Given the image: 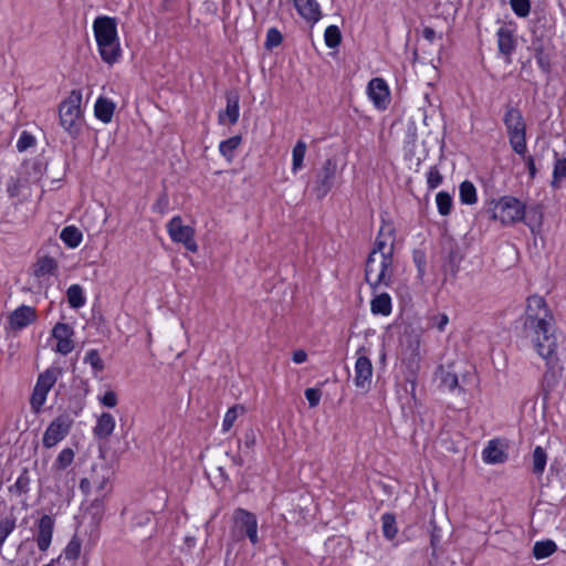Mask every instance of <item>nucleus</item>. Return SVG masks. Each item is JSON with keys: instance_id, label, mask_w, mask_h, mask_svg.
Segmentation results:
<instances>
[{"instance_id": "16", "label": "nucleus", "mask_w": 566, "mask_h": 566, "mask_svg": "<svg viewBox=\"0 0 566 566\" xmlns=\"http://www.w3.org/2000/svg\"><path fill=\"white\" fill-rule=\"evenodd\" d=\"M368 96L378 108H386L389 102V90L382 78H373L367 87Z\"/></svg>"}, {"instance_id": "28", "label": "nucleus", "mask_w": 566, "mask_h": 566, "mask_svg": "<svg viewBox=\"0 0 566 566\" xmlns=\"http://www.w3.org/2000/svg\"><path fill=\"white\" fill-rule=\"evenodd\" d=\"M67 302L72 308H80L84 306L86 298L81 285L73 284L67 289L66 292Z\"/></svg>"}, {"instance_id": "46", "label": "nucleus", "mask_w": 566, "mask_h": 566, "mask_svg": "<svg viewBox=\"0 0 566 566\" xmlns=\"http://www.w3.org/2000/svg\"><path fill=\"white\" fill-rule=\"evenodd\" d=\"M562 178H566V158L558 159L555 163L552 181L553 187H557V182Z\"/></svg>"}, {"instance_id": "45", "label": "nucleus", "mask_w": 566, "mask_h": 566, "mask_svg": "<svg viewBox=\"0 0 566 566\" xmlns=\"http://www.w3.org/2000/svg\"><path fill=\"white\" fill-rule=\"evenodd\" d=\"M442 180L443 177L440 174L439 169L436 166L430 167L429 171L427 172V184L429 189H436L438 186L441 185Z\"/></svg>"}, {"instance_id": "54", "label": "nucleus", "mask_w": 566, "mask_h": 566, "mask_svg": "<svg viewBox=\"0 0 566 566\" xmlns=\"http://www.w3.org/2000/svg\"><path fill=\"white\" fill-rule=\"evenodd\" d=\"M525 159V164L527 166V169H528V172H530V176L532 178L535 177L536 175V168H535V161H534V158L531 157V156H527V157H524Z\"/></svg>"}, {"instance_id": "40", "label": "nucleus", "mask_w": 566, "mask_h": 566, "mask_svg": "<svg viewBox=\"0 0 566 566\" xmlns=\"http://www.w3.org/2000/svg\"><path fill=\"white\" fill-rule=\"evenodd\" d=\"M244 412V408L242 406H233L231 407L224 418H223V421H222V430L223 431H229L234 421L237 420L238 416L243 413Z\"/></svg>"}, {"instance_id": "42", "label": "nucleus", "mask_w": 566, "mask_h": 566, "mask_svg": "<svg viewBox=\"0 0 566 566\" xmlns=\"http://www.w3.org/2000/svg\"><path fill=\"white\" fill-rule=\"evenodd\" d=\"M36 144V138L29 132L23 130L20 134L19 139L17 140V149L20 153L28 150L31 147H34Z\"/></svg>"}, {"instance_id": "61", "label": "nucleus", "mask_w": 566, "mask_h": 566, "mask_svg": "<svg viewBox=\"0 0 566 566\" xmlns=\"http://www.w3.org/2000/svg\"><path fill=\"white\" fill-rule=\"evenodd\" d=\"M44 566H53V565H51V564H46V565H44Z\"/></svg>"}, {"instance_id": "26", "label": "nucleus", "mask_w": 566, "mask_h": 566, "mask_svg": "<svg viewBox=\"0 0 566 566\" xmlns=\"http://www.w3.org/2000/svg\"><path fill=\"white\" fill-rule=\"evenodd\" d=\"M557 551V545L552 539L535 542L533 546V556L536 559H544L549 557Z\"/></svg>"}, {"instance_id": "20", "label": "nucleus", "mask_w": 566, "mask_h": 566, "mask_svg": "<svg viewBox=\"0 0 566 566\" xmlns=\"http://www.w3.org/2000/svg\"><path fill=\"white\" fill-rule=\"evenodd\" d=\"M482 459L489 464L503 463L507 459V454L504 449L500 446L499 441L491 440L482 451Z\"/></svg>"}, {"instance_id": "4", "label": "nucleus", "mask_w": 566, "mask_h": 566, "mask_svg": "<svg viewBox=\"0 0 566 566\" xmlns=\"http://www.w3.org/2000/svg\"><path fill=\"white\" fill-rule=\"evenodd\" d=\"M392 258L369 253L366 261L365 280L376 292L379 287H388L392 283Z\"/></svg>"}, {"instance_id": "1", "label": "nucleus", "mask_w": 566, "mask_h": 566, "mask_svg": "<svg viewBox=\"0 0 566 566\" xmlns=\"http://www.w3.org/2000/svg\"><path fill=\"white\" fill-rule=\"evenodd\" d=\"M523 334L531 340L536 353L549 364L557 349V338L554 333V316L544 297H527Z\"/></svg>"}, {"instance_id": "50", "label": "nucleus", "mask_w": 566, "mask_h": 566, "mask_svg": "<svg viewBox=\"0 0 566 566\" xmlns=\"http://www.w3.org/2000/svg\"><path fill=\"white\" fill-rule=\"evenodd\" d=\"M305 397L308 401L310 407L315 408L319 403L322 392L319 389L316 388H307L305 390Z\"/></svg>"}, {"instance_id": "52", "label": "nucleus", "mask_w": 566, "mask_h": 566, "mask_svg": "<svg viewBox=\"0 0 566 566\" xmlns=\"http://www.w3.org/2000/svg\"><path fill=\"white\" fill-rule=\"evenodd\" d=\"M413 260L418 268L419 276H423L424 274V268H426V258L423 253H415Z\"/></svg>"}, {"instance_id": "55", "label": "nucleus", "mask_w": 566, "mask_h": 566, "mask_svg": "<svg viewBox=\"0 0 566 566\" xmlns=\"http://www.w3.org/2000/svg\"><path fill=\"white\" fill-rule=\"evenodd\" d=\"M423 36L424 39H427L428 41H433L434 36H436V32L433 29L431 28H424L423 30Z\"/></svg>"}, {"instance_id": "60", "label": "nucleus", "mask_w": 566, "mask_h": 566, "mask_svg": "<svg viewBox=\"0 0 566 566\" xmlns=\"http://www.w3.org/2000/svg\"><path fill=\"white\" fill-rule=\"evenodd\" d=\"M8 191L11 193V196L15 195V188H9Z\"/></svg>"}, {"instance_id": "49", "label": "nucleus", "mask_w": 566, "mask_h": 566, "mask_svg": "<svg viewBox=\"0 0 566 566\" xmlns=\"http://www.w3.org/2000/svg\"><path fill=\"white\" fill-rule=\"evenodd\" d=\"M98 401L104 407L114 408L118 402V398L115 391L107 390L103 396L98 397Z\"/></svg>"}, {"instance_id": "9", "label": "nucleus", "mask_w": 566, "mask_h": 566, "mask_svg": "<svg viewBox=\"0 0 566 566\" xmlns=\"http://www.w3.org/2000/svg\"><path fill=\"white\" fill-rule=\"evenodd\" d=\"M73 423V418L66 412H63L54 418L43 433V447L46 449L55 447L70 433Z\"/></svg>"}, {"instance_id": "3", "label": "nucleus", "mask_w": 566, "mask_h": 566, "mask_svg": "<svg viewBox=\"0 0 566 566\" xmlns=\"http://www.w3.org/2000/svg\"><path fill=\"white\" fill-rule=\"evenodd\" d=\"M61 126L75 138L80 135L83 124L82 92L73 90L59 106Z\"/></svg>"}, {"instance_id": "14", "label": "nucleus", "mask_w": 566, "mask_h": 566, "mask_svg": "<svg viewBox=\"0 0 566 566\" xmlns=\"http://www.w3.org/2000/svg\"><path fill=\"white\" fill-rule=\"evenodd\" d=\"M73 335L74 331L69 324L57 323L52 329V337L56 339L55 350L61 355L70 354L75 348Z\"/></svg>"}, {"instance_id": "24", "label": "nucleus", "mask_w": 566, "mask_h": 566, "mask_svg": "<svg viewBox=\"0 0 566 566\" xmlns=\"http://www.w3.org/2000/svg\"><path fill=\"white\" fill-rule=\"evenodd\" d=\"M115 104L105 97H99L94 106L95 116L103 123H109L113 118Z\"/></svg>"}, {"instance_id": "6", "label": "nucleus", "mask_w": 566, "mask_h": 566, "mask_svg": "<svg viewBox=\"0 0 566 566\" xmlns=\"http://www.w3.org/2000/svg\"><path fill=\"white\" fill-rule=\"evenodd\" d=\"M513 150L522 156L526 153V124L521 111L507 105L503 118Z\"/></svg>"}, {"instance_id": "56", "label": "nucleus", "mask_w": 566, "mask_h": 566, "mask_svg": "<svg viewBox=\"0 0 566 566\" xmlns=\"http://www.w3.org/2000/svg\"><path fill=\"white\" fill-rule=\"evenodd\" d=\"M537 63L545 72L549 71V65L543 56L537 57Z\"/></svg>"}, {"instance_id": "51", "label": "nucleus", "mask_w": 566, "mask_h": 566, "mask_svg": "<svg viewBox=\"0 0 566 566\" xmlns=\"http://www.w3.org/2000/svg\"><path fill=\"white\" fill-rule=\"evenodd\" d=\"M168 207V198L166 195H163L158 198V200L153 206V210L156 212H159L160 214H164L166 209Z\"/></svg>"}, {"instance_id": "53", "label": "nucleus", "mask_w": 566, "mask_h": 566, "mask_svg": "<svg viewBox=\"0 0 566 566\" xmlns=\"http://www.w3.org/2000/svg\"><path fill=\"white\" fill-rule=\"evenodd\" d=\"M292 359L295 364H302L307 359V354L303 349L295 350Z\"/></svg>"}, {"instance_id": "29", "label": "nucleus", "mask_w": 566, "mask_h": 566, "mask_svg": "<svg viewBox=\"0 0 566 566\" xmlns=\"http://www.w3.org/2000/svg\"><path fill=\"white\" fill-rule=\"evenodd\" d=\"M307 146L305 142L298 140L292 150V172L296 174L303 168V160L306 154Z\"/></svg>"}, {"instance_id": "44", "label": "nucleus", "mask_w": 566, "mask_h": 566, "mask_svg": "<svg viewBox=\"0 0 566 566\" xmlns=\"http://www.w3.org/2000/svg\"><path fill=\"white\" fill-rule=\"evenodd\" d=\"M282 40L283 38L281 32L275 28H271L268 30L264 46L268 50H272L273 48L279 46L282 43Z\"/></svg>"}, {"instance_id": "43", "label": "nucleus", "mask_w": 566, "mask_h": 566, "mask_svg": "<svg viewBox=\"0 0 566 566\" xmlns=\"http://www.w3.org/2000/svg\"><path fill=\"white\" fill-rule=\"evenodd\" d=\"M511 8L513 12L521 18H525L530 14L531 11V1L530 0H511Z\"/></svg>"}, {"instance_id": "58", "label": "nucleus", "mask_w": 566, "mask_h": 566, "mask_svg": "<svg viewBox=\"0 0 566 566\" xmlns=\"http://www.w3.org/2000/svg\"><path fill=\"white\" fill-rule=\"evenodd\" d=\"M90 484H91V480H88V479H83V480L81 481L80 486H81V489H82V490H85L86 488H88V485H90Z\"/></svg>"}, {"instance_id": "37", "label": "nucleus", "mask_w": 566, "mask_h": 566, "mask_svg": "<svg viewBox=\"0 0 566 566\" xmlns=\"http://www.w3.org/2000/svg\"><path fill=\"white\" fill-rule=\"evenodd\" d=\"M84 363L91 365L94 375L104 370V361L96 349H90L84 356Z\"/></svg>"}, {"instance_id": "47", "label": "nucleus", "mask_w": 566, "mask_h": 566, "mask_svg": "<svg viewBox=\"0 0 566 566\" xmlns=\"http://www.w3.org/2000/svg\"><path fill=\"white\" fill-rule=\"evenodd\" d=\"M429 324L431 327L438 329L439 332H443L446 326L449 324V317L446 313H441L432 316L429 321Z\"/></svg>"}, {"instance_id": "34", "label": "nucleus", "mask_w": 566, "mask_h": 566, "mask_svg": "<svg viewBox=\"0 0 566 566\" xmlns=\"http://www.w3.org/2000/svg\"><path fill=\"white\" fill-rule=\"evenodd\" d=\"M437 377L440 380V385L446 389L453 390L458 386V376L454 373L444 369L442 366L438 368Z\"/></svg>"}, {"instance_id": "27", "label": "nucleus", "mask_w": 566, "mask_h": 566, "mask_svg": "<svg viewBox=\"0 0 566 566\" xmlns=\"http://www.w3.org/2000/svg\"><path fill=\"white\" fill-rule=\"evenodd\" d=\"M61 240L70 248H76L82 241V232L74 226L65 227L60 234Z\"/></svg>"}, {"instance_id": "15", "label": "nucleus", "mask_w": 566, "mask_h": 566, "mask_svg": "<svg viewBox=\"0 0 566 566\" xmlns=\"http://www.w3.org/2000/svg\"><path fill=\"white\" fill-rule=\"evenodd\" d=\"M54 530V520L50 515H43L38 522L36 545L41 552L48 551L51 545Z\"/></svg>"}, {"instance_id": "31", "label": "nucleus", "mask_w": 566, "mask_h": 566, "mask_svg": "<svg viewBox=\"0 0 566 566\" xmlns=\"http://www.w3.org/2000/svg\"><path fill=\"white\" fill-rule=\"evenodd\" d=\"M459 191H460V200L462 203L473 205L476 202V200H478L476 189L471 181H468V180L463 181L460 185Z\"/></svg>"}, {"instance_id": "10", "label": "nucleus", "mask_w": 566, "mask_h": 566, "mask_svg": "<svg viewBox=\"0 0 566 566\" xmlns=\"http://www.w3.org/2000/svg\"><path fill=\"white\" fill-rule=\"evenodd\" d=\"M167 231L174 242L182 243L191 252L198 251V244L195 240V230L182 224L179 216L174 217L167 224Z\"/></svg>"}, {"instance_id": "59", "label": "nucleus", "mask_w": 566, "mask_h": 566, "mask_svg": "<svg viewBox=\"0 0 566 566\" xmlns=\"http://www.w3.org/2000/svg\"><path fill=\"white\" fill-rule=\"evenodd\" d=\"M437 543H438V537L433 534V535L431 536V545H432V546H436V544H437Z\"/></svg>"}, {"instance_id": "12", "label": "nucleus", "mask_w": 566, "mask_h": 566, "mask_svg": "<svg viewBox=\"0 0 566 566\" xmlns=\"http://www.w3.org/2000/svg\"><path fill=\"white\" fill-rule=\"evenodd\" d=\"M364 348L357 352L358 357L355 363V385L358 388L368 390L371 385L373 364L370 359L364 354Z\"/></svg>"}, {"instance_id": "36", "label": "nucleus", "mask_w": 566, "mask_h": 566, "mask_svg": "<svg viewBox=\"0 0 566 566\" xmlns=\"http://www.w3.org/2000/svg\"><path fill=\"white\" fill-rule=\"evenodd\" d=\"M56 261L51 256H43L36 263L35 275L44 276L52 274L56 270Z\"/></svg>"}, {"instance_id": "30", "label": "nucleus", "mask_w": 566, "mask_h": 566, "mask_svg": "<svg viewBox=\"0 0 566 566\" xmlns=\"http://www.w3.org/2000/svg\"><path fill=\"white\" fill-rule=\"evenodd\" d=\"M75 458V452L71 448L63 449L56 457L52 469L55 471H63L69 468Z\"/></svg>"}, {"instance_id": "18", "label": "nucleus", "mask_w": 566, "mask_h": 566, "mask_svg": "<svg viewBox=\"0 0 566 566\" xmlns=\"http://www.w3.org/2000/svg\"><path fill=\"white\" fill-rule=\"evenodd\" d=\"M116 420L109 412H102L93 428V434L98 440H107L114 432Z\"/></svg>"}, {"instance_id": "57", "label": "nucleus", "mask_w": 566, "mask_h": 566, "mask_svg": "<svg viewBox=\"0 0 566 566\" xmlns=\"http://www.w3.org/2000/svg\"><path fill=\"white\" fill-rule=\"evenodd\" d=\"M93 483L96 484V488L98 490L103 491L105 489V485H106V479H105V476H103L101 481L93 480Z\"/></svg>"}, {"instance_id": "11", "label": "nucleus", "mask_w": 566, "mask_h": 566, "mask_svg": "<svg viewBox=\"0 0 566 566\" xmlns=\"http://www.w3.org/2000/svg\"><path fill=\"white\" fill-rule=\"evenodd\" d=\"M337 171V164L334 159H326L315 176L314 192L318 198H324L332 189Z\"/></svg>"}, {"instance_id": "13", "label": "nucleus", "mask_w": 566, "mask_h": 566, "mask_svg": "<svg viewBox=\"0 0 566 566\" xmlns=\"http://www.w3.org/2000/svg\"><path fill=\"white\" fill-rule=\"evenodd\" d=\"M395 230L390 224L380 228L370 253L392 258L395 249Z\"/></svg>"}, {"instance_id": "23", "label": "nucleus", "mask_w": 566, "mask_h": 566, "mask_svg": "<svg viewBox=\"0 0 566 566\" xmlns=\"http://www.w3.org/2000/svg\"><path fill=\"white\" fill-rule=\"evenodd\" d=\"M499 51L503 55H511L515 49V40L510 29L502 27L496 32Z\"/></svg>"}, {"instance_id": "35", "label": "nucleus", "mask_w": 566, "mask_h": 566, "mask_svg": "<svg viewBox=\"0 0 566 566\" xmlns=\"http://www.w3.org/2000/svg\"><path fill=\"white\" fill-rule=\"evenodd\" d=\"M381 523L384 536L388 539L395 538L398 532L395 515L391 513H385L381 516Z\"/></svg>"}, {"instance_id": "25", "label": "nucleus", "mask_w": 566, "mask_h": 566, "mask_svg": "<svg viewBox=\"0 0 566 566\" xmlns=\"http://www.w3.org/2000/svg\"><path fill=\"white\" fill-rule=\"evenodd\" d=\"M31 478L28 468H23L17 481L8 488V492L21 496L30 491Z\"/></svg>"}, {"instance_id": "41", "label": "nucleus", "mask_w": 566, "mask_h": 566, "mask_svg": "<svg viewBox=\"0 0 566 566\" xmlns=\"http://www.w3.org/2000/svg\"><path fill=\"white\" fill-rule=\"evenodd\" d=\"M82 543L78 537L74 536L71 538L64 549V556L66 559L75 560L81 554Z\"/></svg>"}, {"instance_id": "48", "label": "nucleus", "mask_w": 566, "mask_h": 566, "mask_svg": "<svg viewBox=\"0 0 566 566\" xmlns=\"http://www.w3.org/2000/svg\"><path fill=\"white\" fill-rule=\"evenodd\" d=\"M525 223L531 229L532 232H535L542 223V216L536 210L532 211L528 216L525 214Z\"/></svg>"}, {"instance_id": "38", "label": "nucleus", "mask_w": 566, "mask_h": 566, "mask_svg": "<svg viewBox=\"0 0 566 566\" xmlns=\"http://www.w3.org/2000/svg\"><path fill=\"white\" fill-rule=\"evenodd\" d=\"M436 202L438 207V211L441 216H448L451 212L452 208V198L446 191H440L437 193Z\"/></svg>"}, {"instance_id": "33", "label": "nucleus", "mask_w": 566, "mask_h": 566, "mask_svg": "<svg viewBox=\"0 0 566 566\" xmlns=\"http://www.w3.org/2000/svg\"><path fill=\"white\" fill-rule=\"evenodd\" d=\"M241 140V136H232L226 140H222L219 145L221 155L228 160H231L233 158L234 150L240 146Z\"/></svg>"}, {"instance_id": "32", "label": "nucleus", "mask_w": 566, "mask_h": 566, "mask_svg": "<svg viewBox=\"0 0 566 566\" xmlns=\"http://www.w3.org/2000/svg\"><path fill=\"white\" fill-rule=\"evenodd\" d=\"M532 462H533V467H532L533 473L536 475H542L545 470L546 462H547V454L542 447H536L534 449Z\"/></svg>"}, {"instance_id": "5", "label": "nucleus", "mask_w": 566, "mask_h": 566, "mask_svg": "<svg viewBox=\"0 0 566 566\" xmlns=\"http://www.w3.org/2000/svg\"><path fill=\"white\" fill-rule=\"evenodd\" d=\"M488 211L493 220L503 226H512L525 219V205L512 196L492 200Z\"/></svg>"}, {"instance_id": "8", "label": "nucleus", "mask_w": 566, "mask_h": 566, "mask_svg": "<svg viewBox=\"0 0 566 566\" xmlns=\"http://www.w3.org/2000/svg\"><path fill=\"white\" fill-rule=\"evenodd\" d=\"M62 375V368L50 367L40 374L31 396V408L34 412H40L46 401V397L51 388Z\"/></svg>"}, {"instance_id": "39", "label": "nucleus", "mask_w": 566, "mask_h": 566, "mask_svg": "<svg viewBox=\"0 0 566 566\" xmlns=\"http://www.w3.org/2000/svg\"><path fill=\"white\" fill-rule=\"evenodd\" d=\"M325 43L328 48H336L342 41V34L336 25H329L324 33Z\"/></svg>"}, {"instance_id": "17", "label": "nucleus", "mask_w": 566, "mask_h": 566, "mask_svg": "<svg viewBox=\"0 0 566 566\" xmlns=\"http://www.w3.org/2000/svg\"><path fill=\"white\" fill-rule=\"evenodd\" d=\"M36 318L35 310L28 305H21L9 315V325L14 331H20Z\"/></svg>"}, {"instance_id": "19", "label": "nucleus", "mask_w": 566, "mask_h": 566, "mask_svg": "<svg viewBox=\"0 0 566 566\" xmlns=\"http://www.w3.org/2000/svg\"><path fill=\"white\" fill-rule=\"evenodd\" d=\"M294 6L301 17L308 22H317L321 18L319 4L316 0H294Z\"/></svg>"}, {"instance_id": "21", "label": "nucleus", "mask_w": 566, "mask_h": 566, "mask_svg": "<svg viewBox=\"0 0 566 566\" xmlns=\"http://www.w3.org/2000/svg\"><path fill=\"white\" fill-rule=\"evenodd\" d=\"M239 95L237 93H229L227 95V107L219 114V122L226 123V118L230 124H235L239 119Z\"/></svg>"}, {"instance_id": "22", "label": "nucleus", "mask_w": 566, "mask_h": 566, "mask_svg": "<svg viewBox=\"0 0 566 566\" xmlns=\"http://www.w3.org/2000/svg\"><path fill=\"white\" fill-rule=\"evenodd\" d=\"M391 297L388 293L375 295L370 302V311L374 315L388 316L391 314Z\"/></svg>"}, {"instance_id": "2", "label": "nucleus", "mask_w": 566, "mask_h": 566, "mask_svg": "<svg viewBox=\"0 0 566 566\" xmlns=\"http://www.w3.org/2000/svg\"><path fill=\"white\" fill-rule=\"evenodd\" d=\"M93 31L102 60L108 64L117 62L120 45L116 20L107 15L97 17L93 22Z\"/></svg>"}, {"instance_id": "7", "label": "nucleus", "mask_w": 566, "mask_h": 566, "mask_svg": "<svg viewBox=\"0 0 566 566\" xmlns=\"http://www.w3.org/2000/svg\"><path fill=\"white\" fill-rule=\"evenodd\" d=\"M232 521L231 534L234 538L240 541L247 537L252 545L259 544L258 518L254 513L238 507L233 511Z\"/></svg>"}]
</instances>
